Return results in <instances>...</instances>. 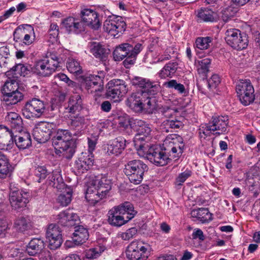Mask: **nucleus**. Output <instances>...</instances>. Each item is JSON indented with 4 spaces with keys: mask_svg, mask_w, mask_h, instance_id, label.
<instances>
[{
    "mask_svg": "<svg viewBox=\"0 0 260 260\" xmlns=\"http://www.w3.org/2000/svg\"><path fill=\"white\" fill-rule=\"evenodd\" d=\"M17 82L14 80L5 82L2 90L3 100L7 105H15L21 101L23 94L18 91Z\"/></svg>",
    "mask_w": 260,
    "mask_h": 260,
    "instance_id": "12",
    "label": "nucleus"
},
{
    "mask_svg": "<svg viewBox=\"0 0 260 260\" xmlns=\"http://www.w3.org/2000/svg\"><path fill=\"white\" fill-rule=\"evenodd\" d=\"M58 222L64 226L72 228L76 223V221L79 220L78 215L71 210H66L58 215Z\"/></svg>",
    "mask_w": 260,
    "mask_h": 260,
    "instance_id": "28",
    "label": "nucleus"
},
{
    "mask_svg": "<svg viewBox=\"0 0 260 260\" xmlns=\"http://www.w3.org/2000/svg\"><path fill=\"white\" fill-rule=\"evenodd\" d=\"M72 134L68 129H55L52 137V144L57 154L62 153L67 159L71 158L75 152L72 140Z\"/></svg>",
    "mask_w": 260,
    "mask_h": 260,
    "instance_id": "2",
    "label": "nucleus"
},
{
    "mask_svg": "<svg viewBox=\"0 0 260 260\" xmlns=\"http://www.w3.org/2000/svg\"><path fill=\"white\" fill-rule=\"evenodd\" d=\"M39 258L40 260H52V257L50 252L48 250H42L39 253Z\"/></svg>",
    "mask_w": 260,
    "mask_h": 260,
    "instance_id": "62",
    "label": "nucleus"
},
{
    "mask_svg": "<svg viewBox=\"0 0 260 260\" xmlns=\"http://www.w3.org/2000/svg\"><path fill=\"white\" fill-rule=\"evenodd\" d=\"M131 125L137 133L134 138V143L138 154L141 157H145L150 147L144 142L150 140L151 128L144 121L137 119L134 120Z\"/></svg>",
    "mask_w": 260,
    "mask_h": 260,
    "instance_id": "4",
    "label": "nucleus"
},
{
    "mask_svg": "<svg viewBox=\"0 0 260 260\" xmlns=\"http://www.w3.org/2000/svg\"><path fill=\"white\" fill-rule=\"evenodd\" d=\"M100 255L96 248L89 249L86 253V256L88 259L96 258Z\"/></svg>",
    "mask_w": 260,
    "mask_h": 260,
    "instance_id": "61",
    "label": "nucleus"
},
{
    "mask_svg": "<svg viewBox=\"0 0 260 260\" xmlns=\"http://www.w3.org/2000/svg\"><path fill=\"white\" fill-rule=\"evenodd\" d=\"M29 32L31 33L32 32L27 31V32H25L21 42L19 43V46H29L33 43L34 39L31 38Z\"/></svg>",
    "mask_w": 260,
    "mask_h": 260,
    "instance_id": "60",
    "label": "nucleus"
},
{
    "mask_svg": "<svg viewBox=\"0 0 260 260\" xmlns=\"http://www.w3.org/2000/svg\"><path fill=\"white\" fill-rule=\"evenodd\" d=\"M74 169L76 170V172L78 174L84 173L89 169L88 167L84 163V160L80 157L78 160H76L74 164Z\"/></svg>",
    "mask_w": 260,
    "mask_h": 260,
    "instance_id": "50",
    "label": "nucleus"
},
{
    "mask_svg": "<svg viewBox=\"0 0 260 260\" xmlns=\"http://www.w3.org/2000/svg\"><path fill=\"white\" fill-rule=\"evenodd\" d=\"M35 173L36 176L39 178L38 180L39 182H41L42 180L45 179L46 176L49 174L48 173L46 168L44 166H38L36 167Z\"/></svg>",
    "mask_w": 260,
    "mask_h": 260,
    "instance_id": "51",
    "label": "nucleus"
},
{
    "mask_svg": "<svg viewBox=\"0 0 260 260\" xmlns=\"http://www.w3.org/2000/svg\"><path fill=\"white\" fill-rule=\"evenodd\" d=\"M141 44L137 43L133 46L129 43H123L117 46L113 51V57L116 61H123V66L128 69L136 61L137 55L142 50Z\"/></svg>",
    "mask_w": 260,
    "mask_h": 260,
    "instance_id": "5",
    "label": "nucleus"
},
{
    "mask_svg": "<svg viewBox=\"0 0 260 260\" xmlns=\"http://www.w3.org/2000/svg\"><path fill=\"white\" fill-rule=\"evenodd\" d=\"M45 247V244L41 239L34 238L32 239L26 247L27 253L31 256L39 253Z\"/></svg>",
    "mask_w": 260,
    "mask_h": 260,
    "instance_id": "35",
    "label": "nucleus"
},
{
    "mask_svg": "<svg viewBox=\"0 0 260 260\" xmlns=\"http://www.w3.org/2000/svg\"><path fill=\"white\" fill-rule=\"evenodd\" d=\"M50 64L47 59H42L37 61L34 65V74L42 77H48L54 73L56 68L57 63Z\"/></svg>",
    "mask_w": 260,
    "mask_h": 260,
    "instance_id": "24",
    "label": "nucleus"
},
{
    "mask_svg": "<svg viewBox=\"0 0 260 260\" xmlns=\"http://www.w3.org/2000/svg\"><path fill=\"white\" fill-rule=\"evenodd\" d=\"M55 79L66 83L69 86H73L75 84L74 82L71 80L66 74L63 73H59L56 75L55 76Z\"/></svg>",
    "mask_w": 260,
    "mask_h": 260,
    "instance_id": "59",
    "label": "nucleus"
},
{
    "mask_svg": "<svg viewBox=\"0 0 260 260\" xmlns=\"http://www.w3.org/2000/svg\"><path fill=\"white\" fill-rule=\"evenodd\" d=\"M47 183L61 191L66 186V184L60 174V172L58 170H54L49 174Z\"/></svg>",
    "mask_w": 260,
    "mask_h": 260,
    "instance_id": "32",
    "label": "nucleus"
},
{
    "mask_svg": "<svg viewBox=\"0 0 260 260\" xmlns=\"http://www.w3.org/2000/svg\"><path fill=\"white\" fill-rule=\"evenodd\" d=\"M67 68L70 72L73 74L79 73L81 70L79 63L74 59L69 60Z\"/></svg>",
    "mask_w": 260,
    "mask_h": 260,
    "instance_id": "49",
    "label": "nucleus"
},
{
    "mask_svg": "<svg viewBox=\"0 0 260 260\" xmlns=\"http://www.w3.org/2000/svg\"><path fill=\"white\" fill-rule=\"evenodd\" d=\"M225 40L227 44L237 50L245 49L248 44V37L244 32L237 28H228L225 32Z\"/></svg>",
    "mask_w": 260,
    "mask_h": 260,
    "instance_id": "11",
    "label": "nucleus"
},
{
    "mask_svg": "<svg viewBox=\"0 0 260 260\" xmlns=\"http://www.w3.org/2000/svg\"><path fill=\"white\" fill-rule=\"evenodd\" d=\"M11 165L6 155L0 152V178H5L10 171Z\"/></svg>",
    "mask_w": 260,
    "mask_h": 260,
    "instance_id": "41",
    "label": "nucleus"
},
{
    "mask_svg": "<svg viewBox=\"0 0 260 260\" xmlns=\"http://www.w3.org/2000/svg\"><path fill=\"white\" fill-rule=\"evenodd\" d=\"M111 189V182L106 177L94 181L92 186H89L86 190L85 198L91 203H96L107 197Z\"/></svg>",
    "mask_w": 260,
    "mask_h": 260,
    "instance_id": "8",
    "label": "nucleus"
},
{
    "mask_svg": "<svg viewBox=\"0 0 260 260\" xmlns=\"http://www.w3.org/2000/svg\"><path fill=\"white\" fill-rule=\"evenodd\" d=\"M236 92L241 103L247 106L253 103L255 99L254 89L249 80H240L238 82Z\"/></svg>",
    "mask_w": 260,
    "mask_h": 260,
    "instance_id": "15",
    "label": "nucleus"
},
{
    "mask_svg": "<svg viewBox=\"0 0 260 260\" xmlns=\"http://www.w3.org/2000/svg\"><path fill=\"white\" fill-rule=\"evenodd\" d=\"M29 194L22 190L11 189L9 200L11 206L15 210H19L26 207L28 203Z\"/></svg>",
    "mask_w": 260,
    "mask_h": 260,
    "instance_id": "23",
    "label": "nucleus"
},
{
    "mask_svg": "<svg viewBox=\"0 0 260 260\" xmlns=\"http://www.w3.org/2000/svg\"><path fill=\"white\" fill-rule=\"evenodd\" d=\"M191 171L189 170H186L184 172L179 174L176 179V184L181 185L191 175Z\"/></svg>",
    "mask_w": 260,
    "mask_h": 260,
    "instance_id": "52",
    "label": "nucleus"
},
{
    "mask_svg": "<svg viewBox=\"0 0 260 260\" xmlns=\"http://www.w3.org/2000/svg\"><path fill=\"white\" fill-rule=\"evenodd\" d=\"M90 52L96 58L104 61L107 59L110 50L99 42H92L88 44Z\"/></svg>",
    "mask_w": 260,
    "mask_h": 260,
    "instance_id": "27",
    "label": "nucleus"
},
{
    "mask_svg": "<svg viewBox=\"0 0 260 260\" xmlns=\"http://www.w3.org/2000/svg\"><path fill=\"white\" fill-rule=\"evenodd\" d=\"M126 24L120 16H110L104 23V30L114 37L124 32Z\"/></svg>",
    "mask_w": 260,
    "mask_h": 260,
    "instance_id": "18",
    "label": "nucleus"
},
{
    "mask_svg": "<svg viewBox=\"0 0 260 260\" xmlns=\"http://www.w3.org/2000/svg\"><path fill=\"white\" fill-rule=\"evenodd\" d=\"M46 103L39 98H31L25 102L22 108V115L27 119L40 118L46 111Z\"/></svg>",
    "mask_w": 260,
    "mask_h": 260,
    "instance_id": "10",
    "label": "nucleus"
},
{
    "mask_svg": "<svg viewBox=\"0 0 260 260\" xmlns=\"http://www.w3.org/2000/svg\"><path fill=\"white\" fill-rule=\"evenodd\" d=\"M149 247L142 241H133L127 248L126 257L129 260H146L148 256Z\"/></svg>",
    "mask_w": 260,
    "mask_h": 260,
    "instance_id": "16",
    "label": "nucleus"
},
{
    "mask_svg": "<svg viewBox=\"0 0 260 260\" xmlns=\"http://www.w3.org/2000/svg\"><path fill=\"white\" fill-rule=\"evenodd\" d=\"M106 95L114 102H119L128 91L126 82L121 79H113L107 85Z\"/></svg>",
    "mask_w": 260,
    "mask_h": 260,
    "instance_id": "14",
    "label": "nucleus"
},
{
    "mask_svg": "<svg viewBox=\"0 0 260 260\" xmlns=\"http://www.w3.org/2000/svg\"><path fill=\"white\" fill-rule=\"evenodd\" d=\"M214 13L211 9L202 8L198 14V17L205 22H213L214 20Z\"/></svg>",
    "mask_w": 260,
    "mask_h": 260,
    "instance_id": "44",
    "label": "nucleus"
},
{
    "mask_svg": "<svg viewBox=\"0 0 260 260\" xmlns=\"http://www.w3.org/2000/svg\"><path fill=\"white\" fill-rule=\"evenodd\" d=\"M96 144V141L95 139L88 138V152L91 154L95 149Z\"/></svg>",
    "mask_w": 260,
    "mask_h": 260,
    "instance_id": "64",
    "label": "nucleus"
},
{
    "mask_svg": "<svg viewBox=\"0 0 260 260\" xmlns=\"http://www.w3.org/2000/svg\"><path fill=\"white\" fill-rule=\"evenodd\" d=\"M0 66L2 68H4L6 72H12L14 71V65L13 60L9 57L5 58H0Z\"/></svg>",
    "mask_w": 260,
    "mask_h": 260,
    "instance_id": "48",
    "label": "nucleus"
},
{
    "mask_svg": "<svg viewBox=\"0 0 260 260\" xmlns=\"http://www.w3.org/2000/svg\"><path fill=\"white\" fill-rule=\"evenodd\" d=\"M68 125L73 132L72 135L81 136L86 127L85 119L83 116L79 115L74 116L70 119Z\"/></svg>",
    "mask_w": 260,
    "mask_h": 260,
    "instance_id": "29",
    "label": "nucleus"
},
{
    "mask_svg": "<svg viewBox=\"0 0 260 260\" xmlns=\"http://www.w3.org/2000/svg\"><path fill=\"white\" fill-rule=\"evenodd\" d=\"M154 94H143L141 92L132 93L127 100V105L136 112L145 110L152 112L156 105Z\"/></svg>",
    "mask_w": 260,
    "mask_h": 260,
    "instance_id": "6",
    "label": "nucleus"
},
{
    "mask_svg": "<svg viewBox=\"0 0 260 260\" xmlns=\"http://www.w3.org/2000/svg\"><path fill=\"white\" fill-rule=\"evenodd\" d=\"M160 113L166 118H171L178 112L177 110L168 106L162 107L159 110Z\"/></svg>",
    "mask_w": 260,
    "mask_h": 260,
    "instance_id": "53",
    "label": "nucleus"
},
{
    "mask_svg": "<svg viewBox=\"0 0 260 260\" xmlns=\"http://www.w3.org/2000/svg\"><path fill=\"white\" fill-rule=\"evenodd\" d=\"M13 68V72L15 75L19 74L25 77L30 75L31 73H34V66L31 67L28 64L18 63L14 65Z\"/></svg>",
    "mask_w": 260,
    "mask_h": 260,
    "instance_id": "42",
    "label": "nucleus"
},
{
    "mask_svg": "<svg viewBox=\"0 0 260 260\" xmlns=\"http://www.w3.org/2000/svg\"><path fill=\"white\" fill-rule=\"evenodd\" d=\"M70 113L75 114L82 109V100L79 95L72 96L69 100L67 108Z\"/></svg>",
    "mask_w": 260,
    "mask_h": 260,
    "instance_id": "38",
    "label": "nucleus"
},
{
    "mask_svg": "<svg viewBox=\"0 0 260 260\" xmlns=\"http://www.w3.org/2000/svg\"><path fill=\"white\" fill-rule=\"evenodd\" d=\"M154 94H143L141 92L132 93L127 100V105L136 112L145 110L152 112L156 105Z\"/></svg>",
    "mask_w": 260,
    "mask_h": 260,
    "instance_id": "7",
    "label": "nucleus"
},
{
    "mask_svg": "<svg viewBox=\"0 0 260 260\" xmlns=\"http://www.w3.org/2000/svg\"><path fill=\"white\" fill-rule=\"evenodd\" d=\"M80 18L83 26H86L96 30L98 29L101 23L99 20L98 13L90 9H83L80 12Z\"/></svg>",
    "mask_w": 260,
    "mask_h": 260,
    "instance_id": "21",
    "label": "nucleus"
},
{
    "mask_svg": "<svg viewBox=\"0 0 260 260\" xmlns=\"http://www.w3.org/2000/svg\"><path fill=\"white\" fill-rule=\"evenodd\" d=\"M27 31L34 32V28L28 24H23L18 26L13 32V39L14 41L18 43H21L24 36L25 32Z\"/></svg>",
    "mask_w": 260,
    "mask_h": 260,
    "instance_id": "40",
    "label": "nucleus"
},
{
    "mask_svg": "<svg viewBox=\"0 0 260 260\" xmlns=\"http://www.w3.org/2000/svg\"><path fill=\"white\" fill-rule=\"evenodd\" d=\"M137 213L133 204L125 202L108 211V221L111 225L119 227L133 219Z\"/></svg>",
    "mask_w": 260,
    "mask_h": 260,
    "instance_id": "3",
    "label": "nucleus"
},
{
    "mask_svg": "<svg viewBox=\"0 0 260 260\" xmlns=\"http://www.w3.org/2000/svg\"><path fill=\"white\" fill-rule=\"evenodd\" d=\"M211 60L209 58H205L198 61L197 65L198 72L199 74L206 76L209 72Z\"/></svg>",
    "mask_w": 260,
    "mask_h": 260,
    "instance_id": "43",
    "label": "nucleus"
},
{
    "mask_svg": "<svg viewBox=\"0 0 260 260\" xmlns=\"http://www.w3.org/2000/svg\"><path fill=\"white\" fill-rule=\"evenodd\" d=\"M14 142L20 150L28 148L32 144L30 135L27 132L20 133L18 135H14Z\"/></svg>",
    "mask_w": 260,
    "mask_h": 260,
    "instance_id": "34",
    "label": "nucleus"
},
{
    "mask_svg": "<svg viewBox=\"0 0 260 260\" xmlns=\"http://www.w3.org/2000/svg\"><path fill=\"white\" fill-rule=\"evenodd\" d=\"M55 127L53 122H41L34 129V138L39 143H45L52 137Z\"/></svg>",
    "mask_w": 260,
    "mask_h": 260,
    "instance_id": "19",
    "label": "nucleus"
},
{
    "mask_svg": "<svg viewBox=\"0 0 260 260\" xmlns=\"http://www.w3.org/2000/svg\"><path fill=\"white\" fill-rule=\"evenodd\" d=\"M46 236L48 240V247L50 249L54 250L61 246L63 241L61 231L58 225H49L46 230Z\"/></svg>",
    "mask_w": 260,
    "mask_h": 260,
    "instance_id": "20",
    "label": "nucleus"
},
{
    "mask_svg": "<svg viewBox=\"0 0 260 260\" xmlns=\"http://www.w3.org/2000/svg\"><path fill=\"white\" fill-rule=\"evenodd\" d=\"M212 38L210 37H199L196 39V46L201 50L208 49L211 44Z\"/></svg>",
    "mask_w": 260,
    "mask_h": 260,
    "instance_id": "45",
    "label": "nucleus"
},
{
    "mask_svg": "<svg viewBox=\"0 0 260 260\" xmlns=\"http://www.w3.org/2000/svg\"><path fill=\"white\" fill-rule=\"evenodd\" d=\"M208 88L210 89H215L220 83V79L218 75H213L207 81Z\"/></svg>",
    "mask_w": 260,
    "mask_h": 260,
    "instance_id": "56",
    "label": "nucleus"
},
{
    "mask_svg": "<svg viewBox=\"0 0 260 260\" xmlns=\"http://www.w3.org/2000/svg\"><path fill=\"white\" fill-rule=\"evenodd\" d=\"M191 217L205 223L212 220V214L207 208H201L193 209L190 213Z\"/></svg>",
    "mask_w": 260,
    "mask_h": 260,
    "instance_id": "37",
    "label": "nucleus"
},
{
    "mask_svg": "<svg viewBox=\"0 0 260 260\" xmlns=\"http://www.w3.org/2000/svg\"><path fill=\"white\" fill-rule=\"evenodd\" d=\"M165 125L168 127L173 129L181 128L183 126L182 122L176 119L175 120H167L165 122Z\"/></svg>",
    "mask_w": 260,
    "mask_h": 260,
    "instance_id": "57",
    "label": "nucleus"
},
{
    "mask_svg": "<svg viewBox=\"0 0 260 260\" xmlns=\"http://www.w3.org/2000/svg\"><path fill=\"white\" fill-rule=\"evenodd\" d=\"M148 170L147 165L143 161L134 159L127 162L124 165L123 172L131 183L138 185L141 183L144 173L147 172Z\"/></svg>",
    "mask_w": 260,
    "mask_h": 260,
    "instance_id": "9",
    "label": "nucleus"
},
{
    "mask_svg": "<svg viewBox=\"0 0 260 260\" xmlns=\"http://www.w3.org/2000/svg\"><path fill=\"white\" fill-rule=\"evenodd\" d=\"M44 59H48L49 60V63L53 64L54 62L57 63L56 68L60 67L61 59L54 52H48L46 57Z\"/></svg>",
    "mask_w": 260,
    "mask_h": 260,
    "instance_id": "54",
    "label": "nucleus"
},
{
    "mask_svg": "<svg viewBox=\"0 0 260 260\" xmlns=\"http://www.w3.org/2000/svg\"><path fill=\"white\" fill-rule=\"evenodd\" d=\"M101 109L102 111L105 112H109L112 109V105L108 101L103 102L101 105Z\"/></svg>",
    "mask_w": 260,
    "mask_h": 260,
    "instance_id": "63",
    "label": "nucleus"
},
{
    "mask_svg": "<svg viewBox=\"0 0 260 260\" xmlns=\"http://www.w3.org/2000/svg\"><path fill=\"white\" fill-rule=\"evenodd\" d=\"M72 192L70 191L59 194L57 199L58 203L62 206H68L72 200Z\"/></svg>",
    "mask_w": 260,
    "mask_h": 260,
    "instance_id": "47",
    "label": "nucleus"
},
{
    "mask_svg": "<svg viewBox=\"0 0 260 260\" xmlns=\"http://www.w3.org/2000/svg\"><path fill=\"white\" fill-rule=\"evenodd\" d=\"M178 63L176 61H170L166 63L158 73L159 77L161 79L167 77L172 78L177 71Z\"/></svg>",
    "mask_w": 260,
    "mask_h": 260,
    "instance_id": "36",
    "label": "nucleus"
},
{
    "mask_svg": "<svg viewBox=\"0 0 260 260\" xmlns=\"http://www.w3.org/2000/svg\"><path fill=\"white\" fill-rule=\"evenodd\" d=\"M133 86L141 89L137 92H141L143 94H156L159 89V85L150 79L142 77L135 76L131 79Z\"/></svg>",
    "mask_w": 260,
    "mask_h": 260,
    "instance_id": "17",
    "label": "nucleus"
},
{
    "mask_svg": "<svg viewBox=\"0 0 260 260\" xmlns=\"http://www.w3.org/2000/svg\"><path fill=\"white\" fill-rule=\"evenodd\" d=\"M138 232L136 228H132L127 230L125 232L121 234V238L124 240H129L133 238Z\"/></svg>",
    "mask_w": 260,
    "mask_h": 260,
    "instance_id": "55",
    "label": "nucleus"
},
{
    "mask_svg": "<svg viewBox=\"0 0 260 260\" xmlns=\"http://www.w3.org/2000/svg\"><path fill=\"white\" fill-rule=\"evenodd\" d=\"M99 75L90 74L85 80L84 86L88 93L101 92L103 89L104 73L100 72Z\"/></svg>",
    "mask_w": 260,
    "mask_h": 260,
    "instance_id": "22",
    "label": "nucleus"
},
{
    "mask_svg": "<svg viewBox=\"0 0 260 260\" xmlns=\"http://www.w3.org/2000/svg\"><path fill=\"white\" fill-rule=\"evenodd\" d=\"M229 118L228 116H213L211 120L200 128V133L208 136L212 132L218 131L216 134L220 135L226 131Z\"/></svg>",
    "mask_w": 260,
    "mask_h": 260,
    "instance_id": "13",
    "label": "nucleus"
},
{
    "mask_svg": "<svg viewBox=\"0 0 260 260\" xmlns=\"http://www.w3.org/2000/svg\"><path fill=\"white\" fill-rule=\"evenodd\" d=\"M71 229H74L72 238L75 245L82 244L88 239L89 234L86 227L82 225L76 224Z\"/></svg>",
    "mask_w": 260,
    "mask_h": 260,
    "instance_id": "30",
    "label": "nucleus"
},
{
    "mask_svg": "<svg viewBox=\"0 0 260 260\" xmlns=\"http://www.w3.org/2000/svg\"><path fill=\"white\" fill-rule=\"evenodd\" d=\"M80 158L84 160V163L88 167V169H89L93 164L94 159L93 158L92 154H91L89 153L88 154H87L86 153H82Z\"/></svg>",
    "mask_w": 260,
    "mask_h": 260,
    "instance_id": "58",
    "label": "nucleus"
},
{
    "mask_svg": "<svg viewBox=\"0 0 260 260\" xmlns=\"http://www.w3.org/2000/svg\"><path fill=\"white\" fill-rule=\"evenodd\" d=\"M14 145V133L7 126L0 125V149L9 150Z\"/></svg>",
    "mask_w": 260,
    "mask_h": 260,
    "instance_id": "25",
    "label": "nucleus"
},
{
    "mask_svg": "<svg viewBox=\"0 0 260 260\" xmlns=\"http://www.w3.org/2000/svg\"><path fill=\"white\" fill-rule=\"evenodd\" d=\"M13 226L18 233L24 234L31 229L32 222L28 216H19L15 219Z\"/></svg>",
    "mask_w": 260,
    "mask_h": 260,
    "instance_id": "31",
    "label": "nucleus"
},
{
    "mask_svg": "<svg viewBox=\"0 0 260 260\" xmlns=\"http://www.w3.org/2000/svg\"><path fill=\"white\" fill-rule=\"evenodd\" d=\"M164 85L167 88L174 89L179 93L185 94L186 93L184 86L179 83H178L176 80H171L164 83Z\"/></svg>",
    "mask_w": 260,
    "mask_h": 260,
    "instance_id": "46",
    "label": "nucleus"
},
{
    "mask_svg": "<svg viewBox=\"0 0 260 260\" xmlns=\"http://www.w3.org/2000/svg\"><path fill=\"white\" fill-rule=\"evenodd\" d=\"M13 129L20 131L22 127L23 121L21 117L17 113L9 112L5 118Z\"/></svg>",
    "mask_w": 260,
    "mask_h": 260,
    "instance_id": "39",
    "label": "nucleus"
},
{
    "mask_svg": "<svg viewBox=\"0 0 260 260\" xmlns=\"http://www.w3.org/2000/svg\"><path fill=\"white\" fill-rule=\"evenodd\" d=\"M184 149L183 138L178 135L172 134L166 137L161 149L150 147L145 157L156 166H164L172 159L177 160Z\"/></svg>",
    "mask_w": 260,
    "mask_h": 260,
    "instance_id": "1",
    "label": "nucleus"
},
{
    "mask_svg": "<svg viewBox=\"0 0 260 260\" xmlns=\"http://www.w3.org/2000/svg\"><path fill=\"white\" fill-rule=\"evenodd\" d=\"M62 24L69 33L73 32L77 34L84 31L85 29L81 20L73 17L64 19L62 22Z\"/></svg>",
    "mask_w": 260,
    "mask_h": 260,
    "instance_id": "26",
    "label": "nucleus"
},
{
    "mask_svg": "<svg viewBox=\"0 0 260 260\" xmlns=\"http://www.w3.org/2000/svg\"><path fill=\"white\" fill-rule=\"evenodd\" d=\"M125 140L122 137L111 141L108 145L107 153L109 154L119 155L125 148Z\"/></svg>",
    "mask_w": 260,
    "mask_h": 260,
    "instance_id": "33",
    "label": "nucleus"
}]
</instances>
